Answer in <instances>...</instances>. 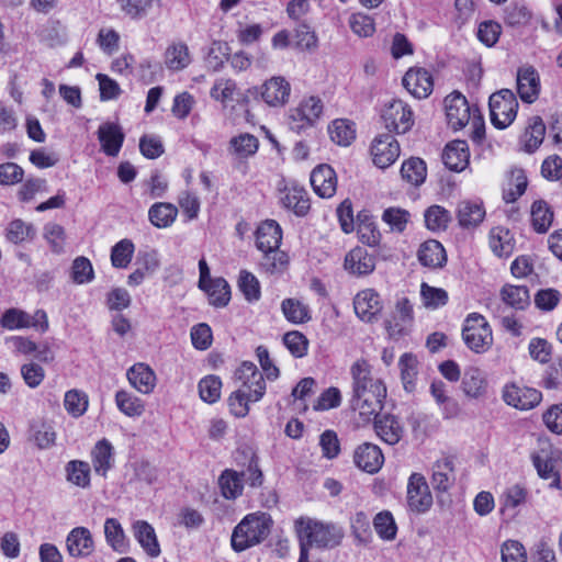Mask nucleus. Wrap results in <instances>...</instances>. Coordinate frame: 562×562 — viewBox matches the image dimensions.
Returning a JSON list of instances; mask_svg holds the SVG:
<instances>
[{
    "label": "nucleus",
    "mask_w": 562,
    "mask_h": 562,
    "mask_svg": "<svg viewBox=\"0 0 562 562\" xmlns=\"http://www.w3.org/2000/svg\"><path fill=\"white\" fill-rule=\"evenodd\" d=\"M34 226L31 223H26L20 218L11 221L5 228L7 240L14 245L31 240L34 238Z\"/></svg>",
    "instance_id": "obj_47"
},
{
    "label": "nucleus",
    "mask_w": 562,
    "mask_h": 562,
    "mask_svg": "<svg viewBox=\"0 0 562 562\" xmlns=\"http://www.w3.org/2000/svg\"><path fill=\"white\" fill-rule=\"evenodd\" d=\"M462 337L465 345L476 353L486 351L493 344L492 329L485 317L477 313L467 316Z\"/></svg>",
    "instance_id": "obj_6"
},
{
    "label": "nucleus",
    "mask_w": 562,
    "mask_h": 562,
    "mask_svg": "<svg viewBox=\"0 0 562 562\" xmlns=\"http://www.w3.org/2000/svg\"><path fill=\"white\" fill-rule=\"evenodd\" d=\"M291 94L289 81L281 76H276L267 80L261 86V98L270 106L284 105Z\"/></svg>",
    "instance_id": "obj_20"
},
{
    "label": "nucleus",
    "mask_w": 562,
    "mask_h": 562,
    "mask_svg": "<svg viewBox=\"0 0 562 562\" xmlns=\"http://www.w3.org/2000/svg\"><path fill=\"white\" fill-rule=\"evenodd\" d=\"M430 393L441 407L445 418H452L459 414V405L448 396L447 386L442 381H434L430 385Z\"/></svg>",
    "instance_id": "obj_39"
},
{
    "label": "nucleus",
    "mask_w": 562,
    "mask_h": 562,
    "mask_svg": "<svg viewBox=\"0 0 562 562\" xmlns=\"http://www.w3.org/2000/svg\"><path fill=\"white\" fill-rule=\"evenodd\" d=\"M126 378L130 384L142 394L151 393L156 386L154 370L143 362L132 366L126 372Z\"/></svg>",
    "instance_id": "obj_24"
},
{
    "label": "nucleus",
    "mask_w": 562,
    "mask_h": 562,
    "mask_svg": "<svg viewBox=\"0 0 562 562\" xmlns=\"http://www.w3.org/2000/svg\"><path fill=\"white\" fill-rule=\"evenodd\" d=\"M420 296L425 307L436 310L448 303V293L441 288H436L423 282L420 285Z\"/></svg>",
    "instance_id": "obj_54"
},
{
    "label": "nucleus",
    "mask_w": 562,
    "mask_h": 562,
    "mask_svg": "<svg viewBox=\"0 0 562 562\" xmlns=\"http://www.w3.org/2000/svg\"><path fill=\"white\" fill-rule=\"evenodd\" d=\"M295 44L302 50H314L318 46V38L312 27L302 22L295 27Z\"/></svg>",
    "instance_id": "obj_62"
},
{
    "label": "nucleus",
    "mask_w": 562,
    "mask_h": 562,
    "mask_svg": "<svg viewBox=\"0 0 562 562\" xmlns=\"http://www.w3.org/2000/svg\"><path fill=\"white\" fill-rule=\"evenodd\" d=\"M104 536L106 543L116 552L123 553L127 549L126 536L120 521L106 518L104 521Z\"/></svg>",
    "instance_id": "obj_43"
},
{
    "label": "nucleus",
    "mask_w": 562,
    "mask_h": 562,
    "mask_svg": "<svg viewBox=\"0 0 562 562\" xmlns=\"http://www.w3.org/2000/svg\"><path fill=\"white\" fill-rule=\"evenodd\" d=\"M454 465L449 458L435 462L432 467L431 484L436 491L447 492L454 483Z\"/></svg>",
    "instance_id": "obj_30"
},
{
    "label": "nucleus",
    "mask_w": 562,
    "mask_h": 562,
    "mask_svg": "<svg viewBox=\"0 0 562 562\" xmlns=\"http://www.w3.org/2000/svg\"><path fill=\"white\" fill-rule=\"evenodd\" d=\"M418 260L425 267L441 268L447 261L445 248L437 240H427L418 249Z\"/></svg>",
    "instance_id": "obj_33"
},
{
    "label": "nucleus",
    "mask_w": 562,
    "mask_h": 562,
    "mask_svg": "<svg viewBox=\"0 0 562 562\" xmlns=\"http://www.w3.org/2000/svg\"><path fill=\"white\" fill-rule=\"evenodd\" d=\"M553 221V212L543 200L535 201L531 205V225L533 229L543 234L550 228Z\"/></svg>",
    "instance_id": "obj_45"
},
{
    "label": "nucleus",
    "mask_w": 562,
    "mask_h": 562,
    "mask_svg": "<svg viewBox=\"0 0 562 562\" xmlns=\"http://www.w3.org/2000/svg\"><path fill=\"white\" fill-rule=\"evenodd\" d=\"M165 66L172 71L186 69L192 63V56L188 45L183 42H173L165 50Z\"/></svg>",
    "instance_id": "obj_29"
},
{
    "label": "nucleus",
    "mask_w": 562,
    "mask_h": 562,
    "mask_svg": "<svg viewBox=\"0 0 562 562\" xmlns=\"http://www.w3.org/2000/svg\"><path fill=\"white\" fill-rule=\"evenodd\" d=\"M403 86L413 97L425 99L432 92V76L427 69L411 68L403 77Z\"/></svg>",
    "instance_id": "obj_16"
},
{
    "label": "nucleus",
    "mask_w": 562,
    "mask_h": 562,
    "mask_svg": "<svg viewBox=\"0 0 562 562\" xmlns=\"http://www.w3.org/2000/svg\"><path fill=\"white\" fill-rule=\"evenodd\" d=\"M256 247L263 254L261 267L270 273L282 271L288 263V256L279 249L282 229L273 220L262 222L256 229Z\"/></svg>",
    "instance_id": "obj_3"
},
{
    "label": "nucleus",
    "mask_w": 562,
    "mask_h": 562,
    "mask_svg": "<svg viewBox=\"0 0 562 562\" xmlns=\"http://www.w3.org/2000/svg\"><path fill=\"white\" fill-rule=\"evenodd\" d=\"M503 562H527V554L524 546L517 540H507L501 549Z\"/></svg>",
    "instance_id": "obj_64"
},
{
    "label": "nucleus",
    "mask_w": 562,
    "mask_h": 562,
    "mask_svg": "<svg viewBox=\"0 0 562 562\" xmlns=\"http://www.w3.org/2000/svg\"><path fill=\"white\" fill-rule=\"evenodd\" d=\"M280 200L285 209L292 210L299 216H304L310 210L307 192L297 184L286 186Z\"/></svg>",
    "instance_id": "obj_27"
},
{
    "label": "nucleus",
    "mask_w": 562,
    "mask_h": 562,
    "mask_svg": "<svg viewBox=\"0 0 562 562\" xmlns=\"http://www.w3.org/2000/svg\"><path fill=\"white\" fill-rule=\"evenodd\" d=\"M222 494L227 499H235L241 495L244 485L239 473L234 470H225L220 476Z\"/></svg>",
    "instance_id": "obj_50"
},
{
    "label": "nucleus",
    "mask_w": 562,
    "mask_h": 562,
    "mask_svg": "<svg viewBox=\"0 0 562 562\" xmlns=\"http://www.w3.org/2000/svg\"><path fill=\"white\" fill-rule=\"evenodd\" d=\"M401 369V378L403 386L407 392H413L416 386V379L418 374V361L415 356L404 353L398 361Z\"/></svg>",
    "instance_id": "obj_48"
},
{
    "label": "nucleus",
    "mask_w": 562,
    "mask_h": 562,
    "mask_svg": "<svg viewBox=\"0 0 562 562\" xmlns=\"http://www.w3.org/2000/svg\"><path fill=\"white\" fill-rule=\"evenodd\" d=\"M344 266L352 276H367L375 268V257L363 247H355L346 255Z\"/></svg>",
    "instance_id": "obj_21"
},
{
    "label": "nucleus",
    "mask_w": 562,
    "mask_h": 562,
    "mask_svg": "<svg viewBox=\"0 0 562 562\" xmlns=\"http://www.w3.org/2000/svg\"><path fill=\"white\" fill-rule=\"evenodd\" d=\"M516 240L505 226H495L488 233V246L498 258H508L515 250Z\"/></svg>",
    "instance_id": "obj_25"
},
{
    "label": "nucleus",
    "mask_w": 562,
    "mask_h": 562,
    "mask_svg": "<svg viewBox=\"0 0 562 562\" xmlns=\"http://www.w3.org/2000/svg\"><path fill=\"white\" fill-rule=\"evenodd\" d=\"M385 127L390 132L404 134L414 125L413 111L402 100L393 99L385 103L381 113Z\"/></svg>",
    "instance_id": "obj_8"
},
{
    "label": "nucleus",
    "mask_w": 562,
    "mask_h": 562,
    "mask_svg": "<svg viewBox=\"0 0 562 562\" xmlns=\"http://www.w3.org/2000/svg\"><path fill=\"white\" fill-rule=\"evenodd\" d=\"M540 446V449L531 454L532 463L541 479L551 480L549 484L551 488H561L560 474L554 469L551 445L542 441Z\"/></svg>",
    "instance_id": "obj_12"
},
{
    "label": "nucleus",
    "mask_w": 562,
    "mask_h": 562,
    "mask_svg": "<svg viewBox=\"0 0 562 562\" xmlns=\"http://www.w3.org/2000/svg\"><path fill=\"white\" fill-rule=\"evenodd\" d=\"M200 289L209 294L210 302L214 306H225L231 300L229 285L223 278L212 279L204 285H201Z\"/></svg>",
    "instance_id": "obj_42"
},
{
    "label": "nucleus",
    "mask_w": 562,
    "mask_h": 562,
    "mask_svg": "<svg viewBox=\"0 0 562 562\" xmlns=\"http://www.w3.org/2000/svg\"><path fill=\"white\" fill-rule=\"evenodd\" d=\"M353 308L361 321L371 323L382 311L380 295L372 289L363 290L356 295Z\"/></svg>",
    "instance_id": "obj_18"
},
{
    "label": "nucleus",
    "mask_w": 562,
    "mask_h": 562,
    "mask_svg": "<svg viewBox=\"0 0 562 562\" xmlns=\"http://www.w3.org/2000/svg\"><path fill=\"white\" fill-rule=\"evenodd\" d=\"M66 550L71 558H87L94 551L91 531L86 527H75L66 537Z\"/></svg>",
    "instance_id": "obj_14"
},
{
    "label": "nucleus",
    "mask_w": 562,
    "mask_h": 562,
    "mask_svg": "<svg viewBox=\"0 0 562 562\" xmlns=\"http://www.w3.org/2000/svg\"><path fill=\"white\" fill-rule=\"evenodd\" d=\"M446 116L453 130H460L469 122L470 106L464 95L452 92L445 99Z\"/></svg>",
    "instance_id": "obj_15"
},
{
    "label": "nucleus",
    "mask_w": 562,
    "mask_h": 562,
    "mask_svg": "<svg viewBox=\"0 0 562 562\" xmlns=\"http://www.w3.org/2000/svg\"><path fill=\"white\" fill-rule=\"evenodd\" d=\"M401 176L413 186H420L427 176L426 164L423 159L412 157L402 164Z\"/></svg>",
    "instance_id": "obj_46"
},
{
    "label": "nucleus",
    "mask_w": 562,
    "mask_h": 562,
    "mask_svg": "<svg viewBox=\"0 0 562 562\" xmlns=\"http://www.w3.org/2000/svg\"><path fill=\"white\" fill-rule=\"evenodd\" d=\"M65 471L66 479L69 483L81 488H88L90 486L91 469L88 462L71 460L66 464Z\"/></svg>",
    "instance_id": "obj_40"
},
{
    "label": "nucleus",
    "mask_w": 562,
    "mask_h": 562,
    "mask_svg": "<svg viewBox=\"0 0 562 562\" xmlns=\"http://www.w3.org/2000/svg\"><path fill=\"white\" fill-rule=\"evenodd\" d=\"M198 386L201 400L206 403H215L221 397L222 381L216 375L203 378Z\"/></svg>",
    "instance_id": "obj_58"
},
{
    "label": "nucleus",
    "mask_w": 562,
    "mask_h": 562,
    "mask_svg": "<svg viewBox=\"0 0 562 562\" xmlns=\"http://www.w3.org/2000/svg\"><path fill=\"white\" fill-rule=\"evenodd\" d=\"M125 134L117 123L105 122L98 128V139L103 153L110 157H116L124 143Z\"/></svg>",
    "instance_id": "obj_19"
},
{
    "label": "nucleus",
    "mask_w": 562,
    "mask_h": 562,
    "mask_svg": "<svg viewBox=\"0 0 562 562\" xmlns=\"http://www.w3.org/2000/svg\"><path fill=\"white\" fill-rule=\"evenodd\" d=\"M115 402L117 408L128 417L140 416L145 411L143 401L124 390L116 392Z\"/></svg>",
    "instance_id": "obj_49"
},
{
    "label": "nucleus",
    "mask_w": 562,
    "mask_h": 562,
    "mask_svg": "<svg viewBox=\"0 0 562 562\" xmlns=\"http://www.w3.org/2000/svg\"><path fill=\"white\" fill-rule=\"evenodd\" d=\"M528 492L527 490L519 485L515 484L505 490L501 497L502 512L516 509L517 507L524 505L527 501Z\"/></svg>",
    "instance_id": "obj_57"
},
{
    "label": "nucleus",
    "mask_w": 562,
    "mask_h": 562,
    "mask_svg": "<svg viewBox=\"0 0 562 562\" xmlns=\"http://www.w3.org/2000/svg\"><path fill=\"white\" fill-rule=\"evenodd\" d=\"M132 530L137 542L150 558H157L160 554V546L150 524L145 520H136L132 525Z\"/></svg>",
    "instance_id": "obj_28"
},
{
    "label": "nucleus",
    "mask_w": 562,
    "mask_h": 562,
    "mask_svg": "<svg viewBox=\"0 0 562 562\" xmlns=\"http://www.w3.org/2000/svg\"><path fill=\"white\" fill-rule=\"evenodd\" d=\"M485 216L482 204L470 201H462L458 205V220L462 227L479 225Z\"/></svg>",
    "instance_id": "obj_44"
},
{
    "label": "nucleus",
    "mask_w": 562,
    "mask_h": 562,
    "mask_svg": "<svg viewBox=\"0 0 562 562\" xmlns=\"http://www.w3.org/2000/svg\"><path fill=\"white\" fill-rule=\"evenodd\" d=\"M371 156L374 165L381 169L387 168L400 156V144L391 134L378 135L371 145Z\"/></svg>",
    "instance_id": "obj_10"
},
{
    "label": "nucleus",
    "mask_w": 562,
    "mask_h": 562,
    "mask_svg": "<svg viewBox=\"0 0 562 562\" xmlns=\"http://www.w3.org/2000/svg\"><path fill=\"white\" fill-rule=\"evenodd\" d=\"M300 542V558L297 562H310V549L331 548L340 542L342 537L339 529L311 518H300L295 522Z\"/></svg>",
    "instance_id": "obj_2"
},
{
    "label": "nucleus",
    "mask_w": 562,
    "mask_h": 562,
    "mask_svg": "<svg viewBox=\"0 0 562 562\" xmlns=\"http://www.w3.org/2000/svg\"><path fill=\"white\" fill-rule=\"evenodd\" d=\"M89 400L85 392L79 390H69L65 393L64 406L72 417L82 416L88 408Z\"/></svg>",
    "instance_id": "obj_51"
},
{
    "label": "nucleus",
    "mask_w": 562,
    "mask_h": 562,
    "mask_svg": "<svg viewBox=\"0 0 562 562\" xmlns=\"http://www.w3.org/2000/svg\"><path fill=\"white\" fill-rule=\"evenodd\" d=\"M470 151L465 140H453L443 150L442 160L447 168L460 172L469 165Z\"/></svg>",
    "instance_id": "obj_26"
},
{
    "label": "nucleus",
    "mask_w": 562,
    "mask_h": 562,
    "mask_svg": "<svg viewBox=\"0 0 562 562\" xmlns=\"http://www.w3.org/2000/svg\"><path fill=\"white\" fill-rule=\"evenodd\" d=\"M503 398L508 405L527 411L537 406L541 402L542 395L536 389L510 384L505 386Z\"/></svg>",
    "instance_id": "obj_13"
},
{
    "label": "nucleus",
    "mask_w": 562,
    "mask_h": 562,
    "mask_svg": "<svg viewBox=\"0 0 562 562\" xmlns=\"http://www.w3.org/2000/svg\"><path fill=\"white\" fill-rule=\"evenodd\" d=\"M409 218V212L401 207H389L382 214V220L392 231L398 233H402L406 228Z\"/></svg>",
    "instance_id": "obj_63"
},
{
    "label": "nucleus",
    "mask_w": 562,
    "mask_h": 562,
    "mask_svg": "<svg viewBox=\"0 0 562 562\" xmlns=\"http://www.w3.org/2000/svg\"><path fill=\"white\" fill-rule=\"evenodd\" d=\"M527 177L522 169H514L510 172L508 188L504 190V200L507 203L515 202L527 189Z\"/></svg>",
    "instance_id": "obj_53"
},
{
    "label": "nucleus",
    "mask_w": 562,
    "mask_h": 562,
    "mask_svg": "<svg viewBox=\"0 0 562 562\" xmlns=\"http://www.w3.org/2000/svg\"><path fill=\"white\" fill-rule=\"evenodd\" d=\"M406 503L408 509L416 514H424L432 506V495L423 474L413 473L408 477Z\"/></svg>",
    "instance_id": "obj_9"
},
{
    "label": "nucleus",
    "mask_w": 562,
    "mask_h": 562,
    "mask_svg": "<svg viewBox=\"0 0 562 562\" xmlns=\"http://www.w3.org/2000/svg\"><path fill=\"white\" fill-rule=\"evenodd\" d=\"M178 209L171 203L158 202L150 206L148 218L158 228L169 227L177 218Z\"/></svg>",
    "instance_id": "obj_37"
},
{
    "label": "nucleus",
    "mask_w": 562,
    "mask_h": 562,
    "mask_svg": "<svg viewBox=\"0 0 562 562\" xmlns=\"http://www.w3.org/2000/svg\"><path fill=\"white\" fill-rule=\"evenodd\" d=\"M324 103L319 97L308 95L288 113V125L293 132L301 133L313 127L322 117Z\"/></svg>",
    "instance_id": "obj_5"
},
{
    "label": "nucleus",
    "mask_w": 562,
    "mask_h": 562,
    "mask_svg": "<svg viewBox=\"0 0 562 562\" xmlns=\"http://www.w3.org/2000/svg\"><path fill=\"white\" fill-rule=\"evenodd\" d=\"M328 133L334 143L348 146L356 138L355 124L346 119H337L328 126Z\"/></svg>",
    "instance_id": "obj_41"
},
{
    "label": "nucleus",
    "mask_w": 562,
    "mask_h": 562,
    "mask_svg": "<svg viewBox=\"0 0 562 562\" xmlns=\"http://www.w3.org/2000/svg\"><path fill=\"white\" fill-rule=\"evenodd\" d=\"M47 181L43 178H27L18 191V198L21 202L32 201L37 193L47 192Z\"/></svg>",
    "instance_id": "obj_60"
},
{
    "label": "nucleus",
    "mask_w": 562,
    "mask_h": 562,
    "mask_svg": "<svg viewBox=\"0 0 562 562\" xmlns=\"http://www.w3.org/2000/svg\"><path fill=\"white\" fill-rule=\"evenodd\" d=\"M424 217L426 227L434 232L446 229L450 222L449 212L440 205L429 206L425 211Z\"/></svg>",
    "instance_id": "obj_56"
},
{
    "label": "nucleus",
    "mask_w": 562,
    "mask_h": 562,
    "mask_svg": "<svg viewBox=\"0 0 562 562\" xmlns=\"http://www.w3.org/2000/svg\"><path fill=\"white\" fill-rule=\"evenodd\" d=\"M517 92L526 103L535 102L540 92V77L532 66H522L517 70Z\"/></svg>",
    "instance_id": "obj_17"
},
{
    "label": "nucleus",
    "mask_w": 562,
    "mask_h": 562,
    "mask_svg": "<svg viewBox=\"0 0 562 562\" xmlns=\"http://www.w3.org/2000/svg\"><path fill=\"white\" fill-rule=\"evenodd\" d=\"M546 135V125L543 120L538 116H531L528 119L525 132L521 136L525 150L533 153L542 144Z\"/></svg>",
    "instance_id": "obj_32"
},
{
    "label": "nucleus",
    "mask_w": 562,
    "mask_h": 562,
    "mask_svg": "<svg viewBox=\"0 0 562 562\" xmlns=\"http://www.w3.org/2000/svg\"><path fill=\"white\" fill-rule=\"evenodd\" d=\"M234 378L240 382L239 389L251 392V400L259 401L266 392L263 374L252 362H243L235 371Z\"/></svg>",
    "instance_id": "obj_11"
},
{
    "label": "nucleus",
    "mask_w": 562,
    "mask_h": 562,
    "mask_svg": "<svg viewBox=\"0 0 562 562\" xmlns=\"http://www.w3.org/2000/svg\"><path fill=\"white\" fill-rule=\"evenodd\" d=\"M271 524L270 516L265 513L247 515L233 531V549L240 552L258 544L269 535Z\"/></svg>",
    "instance_id": "obj_4"
},
{
    "label": "nucleus",
    "mask_w": 562,
    "mask_h": 562,
    "mask_svg": "<svg viewBox=\"0 0 562 562\" xmlns=\"http://www.w3.org/2000/svg\"><path fill=\"white\" fill-rule=\"evenodd\" d=\"M311 184L321 198H330L337 188L335 170L328 165L316 167L311 173Z\"/></svg>",
    "instance_id": "obj_23"
},
{
    "label": "nucleus",
    "mask_w": 562,
    "mask_h": 562,
    "mask_svg": "<svg viewBox=\"0 0 562 562\" xmlns=\"http://www.w3.org/2000/svg\"><path fill=\"white\" fill-rule=\"evenodd\" d=\"M281 308L284 317L291 323L302 324L311 319L307 306L295 299L283 300Z\"/></svg>",
    "instance_id": "obj_55"
},
{
    "label": "nucleus",
    "mask_w": 562,
    "mask_h": 562,
    "mask_svg": "<svg viewBox=\"0 0 562 562\" xmlns=\"http://www.w3.org/2000/svg\"><path fill=\"white\" fill-rule=\"evenodd\" d=\"M352 378L351 408L358 412L363 422L376 418L383 407L386 387L380 379L373 378L370 364L357 360L350 368Z\"/></svg>",
    "instance_id": "obj_1"
},
{
    "label": "nucleus",
    "mask_w": 562,
    "mask_h": 562,
    "mask_svg": "<svg viewBox=\"0 0 562 562\" xmlns=\"http://www.w3.org/2000/svg\"><path fill=\"white\" fill-rule=\"evenodd\" d=\"M94 472L105 476L113 465V447L106 439L99 440L91 451Z\"/></svg>",
    "instance_id": "obj_34"
},
{
    "label": "nucleus",
    "mask_w": 562,
    "mask_h": 562,
    "mask_svg": "<svg viewBox=\"0 0 562 562\" xmlns=\"http://www.w3.org/2000/svg\"><path fill=\"white\" fill-rule=\"evenodd\" d=\"M353 461L362 471L375 473L383 465L384 457L378 446L364 442L355 450Z\"/></svg>",
    "instance_id": "obj_22"
},
{
    "label": "nucleus",
    "mask_w": 562,
    "mask_h": 562,
    "mask_svg": "<svg viewBox=\"0 0 562 562\" xmlns=\"http://www.w3.org/2000/svg\"><path fill=\"white\" fill-rule=\"evenodd\" d=\"M490 114L497 128L509 126L517 115L518 101L509 89H502L490 97Z\"/></svg>",
    "instance_id": "obj_7"
},
{
    "label": "nucleus",
    "mask_w": 562,
    "mask_h": 562,
    "mask_svg": "<svg viewBox=\"0 0 562 562\" xmlns=\"http://www.w3.org/2000/svg\"><path fill=\"white\" fill-rule=\"evenodd\" d=\"M373 526L376 533L384 540H393L396 537L397 527L393 515L387 512L376 514L373 519Z\"/></svg>",
    "instance_id": "obj_59"
},
{
    "label": "nucleus",
    "mask_w": 562,
    "mask_h": 562,
    "mask_svg": "<svg viewBox=\"0 0 562 562\" xmlns=\"http://www.w3.org/2000/svg\"><path fill=\"white\" fill-rule=\"evenodd\" d=\"M259 148L258 138L249 133H241L229 140L228 149L238 158H248L254 156Z\"/></svg>",
    "instance_id": "obj_38"
},
{
    "label": "nucleus",
    "mask_w": 562,
    "mask_h": 562,
    "mask_svg": "<svg viewBox=\"0 0 562 562\" xmlns=\"http://www.w3.org/2000/svg\"><path fill=\"white\" fill-rule=\"evenodd\" d=\"M462 389L467 396L474 398L482 396L486 390L484 372L476 367L468 368L462 378Z\"/></svg>",
    "instance_id": "obj_36"
},
{
    "label": "nucleus",
    "mask_w": 562,
    "mask_h": 562,
    "mask_svg": "<svg viewBox=\"0 0 562 562\" xmlns=\"http://www.w3.org/2000/svg\"><path fill=\"white\" fill-rule=\"evenodd\" d=\"M499 294L502 301L516 311H524L530 305L529 290L525 285L505 284Z\"/></svg>",
    "instance_id": "obj_35"
},
{
    "label": "nucleus",
    "mask_w": 562,
    "mask_h": 562,
    "mask_svg": "<svg viewBox=\"0 0 562 562\" xmlns=\"http://www.w3.org/2000/svg\"><path fill=\"white\" fill-rule=\"evenodd\" d=\"M94 272L91 261L83 257H77L71 266V279L77 284L89 283L93 280Z\"/></svg>",
    "instance_id": "obj_61"
},
{
    "label": "nucleus",
    "mask_w": 562,
    "mask_h": 562,
    "mask_svg": "<svg viewBox=\"0 0 562 562\" xmlns=\"http://www.w3.org/2000/svg\"><path fill=\"white\" fill-rule=\"evenodd\" d=\"M135 246L130 239H122L111 249V263L114 268H126L133 258Z\"/></svg>",
    "instance_id": "obj_52"
},
{
    "label": "nucleus",
    "mask_w": 562,
    "mask_h": 562,
    "mask_svg": "<svg viewBox=\"0 0 562 562\" xmlns=\"http://www.w3.org/2000/svg\"><path fill=\"white\" fill-rule=\"evenodd\" d=\"M374 429L376 435L386 443L395 445L403 437V426L393 415H383L375 419Z\"/></svg>",
    "instance_id": "obj_31"
}]
</instances>
